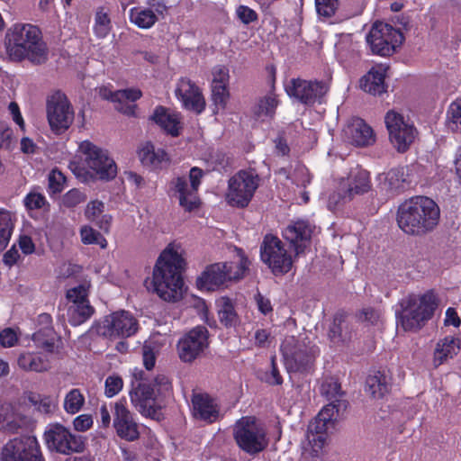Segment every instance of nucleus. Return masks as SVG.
<instances>
[{
    "label": "nucleus",
    "mask_w": 461,
    "mask_h": 461,
    "mask_svg": "<svg viewBox=\"0 0 461 461\" xmlns=\"http://www.w3.org/2000/svg\"><path fill=\"white\" fill-rule=\"evenodd\" d=\"M5 44L10 59H28L40 65L48 59V49L38 27L29 23H15L5 33Z\"/></svg>",
    "instance_id": "obj_2"
},
{
    "label": "nucleus",
    "mask_w": 461,
    "mask_h": 461,
    "mask_svg": "<svg viewBox=\"0 0 461 461\" xmlns=\"http://www.w3.org/2000/svg\"><path fill=\"white\" fill-rule=\"evenodd\" d=\"M123 387V381L118 375H109L105 379L104 394L112 398L118 394Z\"/></svg>",
    "instance_id": "obj_55"
},
{
    "label": "nucleus",
    "mask_w": 461,
    "mask_h": 461,
    "mask_svg": "<svg viewBox=\"0 0 461 461\" xmlns=\"http://www.w3.org/2000/svg\"><path fill=\"white\" fill-rule=\"evenodd\" d=\"M229 82V70L223 66H217L212 70V86H228Z\"/></svg>",
    "instance_id": "obj_61"
},
{
    "label": "nucleus",
    "mask_w": 461,
    "mask_h": 461,
    "mask_svg": "<svg viewBox=\"0 0 461 461\" xmlns=\"http://www.w3.org/2000/svg\"><path fill=\"white\" fill-rule=\"evenodd\" d=\"M366 384V391L374 398H382L389 392L388 379L380 372L368 376Z\"/></svg>",
    "instance_id": "obj_38"
},
{
    "label": "nucleus",
    "mask_w": 461,
    "mask_h": 461,
    "mask_svg": "<svg viewBox=\"0 0 461 461\" xmlns=\"http://www.w3.org/2000/svg\"><path fill=\"white\" fill-rule=\"evenodd\" d=\"M314 226L306 221H297L288 225L283 231V236L294 247L296 255L302 253L310 242Z\"/></svg>",
    "instance_id": "obj_25"
},
{
    "label": "nucleus",
    "mask_w": 461,
    "mask_h": 461,
    "mask_svg": "<svg viewBox=\"0 0 461 461\" xmlns=\"http://www.w3.org/2000/svg\"><path fill=\"white\" fill-rule=\"evenodd\" d=\"M277 105H278V100L276 99V97L274 95H269L267 96H265L258 102V104L255 109V114L258 118H262V117L271 118L274 115Z\"/></svg>",
    "instance_id": "obj_47"
},
{
    "label": "nucleus",
    "mask_w": 461,
    "mask_h": 461,
    "mask_svg": "<svg viewBox=\"0 0 461 461\" xmlns=\"http://www.w3.org/2000/svg\"><path fill=\"white\" fill-rule=\"evenodd\" d=\"M157 348L152 341L146 342L142 347V358L146 369L151 370L156 363Z\"/></svg>",
    "instance_id": "obj_56"
},
{
    "label": "nucleus",
    "mask_w": 461,
    "mask_h": 461,
    "mask_svg": "<svg viewBox=\"0 0 461 461\" xmlns=\"http://www.w3.org/2000/svg\"><path fill=\"white\" fill-rule=\"evenodd\" d=\"M113 415V425L116 434L127 441H134L139 438V425L134 420L133 415L127 407L124 398L111 404Z\"/></svg>",
    "instance_id": "obj_18"
},
{
    "label": "nucleus",
    "mask_w": 461,
    "mask_h": 461,
    "mask_svg": "<svg viewBox=\"0 0 461 461\" xmlns=\"http://www.w3.org/2000/svg\"><path fill=\"white\" fill-rule=\"evenodd\" d=\"M438 205L427 196H415L403 202L398 208L397 224L406 234L422 236L438 224Z\"/></svg>",
    "instance_id": "obj_3"
},
{
    "label": "nucleus",
    "mask_w": 461,
    "mask_h": 461,
    "mask_svg": "<svg viewBox=\"0 0 461 461\" xmlns=\"http://www.w3.org/2000/svg\"><path fill=\"white\" fill-rule=\"evenodd\" d=\"M44 440L50 451L62 455L79 453L84 449L82 437L73 434L69 429L59 423L50 424L46 428Z\"/></svg>",
    "instance_id": "obj_13"
},
{
    "label": "nucleus",
    "mask_w": 461,
    "mask_h": 461,
    "mask_svg": "<svg viewBox=\"0 0 461 461\" xmlns=\"http://www.w3.org/2000/svg\"><path fill=\"white\" fill-rule=\"evenodd\" d=\"M79 151L83 155L82 164L71 161L69 168L81 181L87 182L94 177L110 180L116 176V164L106 150L86 140L79 145Z\"/></svg>",
    "instance_id": "obj_5"
},
{
    "label": "nucleus",
    "mask_w": 461,
    "mask_h": 461,
    "mask_svg": "<svg viewBox=\"0 0 461 461\" xmlns=\"http://www.w3.org/2000/svg\"><path fill=\"white\" fill-rule=\"evenodd\" d=\"M281 352L289 372H304L311 368L316 349L303 334L287 336L281 344Z\"/></svg>",
    "instance_id": "obj_7"
},
{
    "label": "nucleus",
    "mask_w": 461,
    "mask_h": 461,
    "mask_svg": "<svg viewBox=\"0 0 461 461\" xmlns=\"http://www.w3.org/2000/svg\"><path fill=\"white\" fill-rule=\"evenodd\" d=\"M204 176L203 171L194 167L189 171V182L185 176H176L169 183V194L179 201V204L185 211L191 212L198 208L200 199L198 189Z\"/></svg>",
    "instance_id": "obj_9"
},
{
    "label": "nucleus",
    "mask_w": 461,
    "mask_h": 461,
    "mask_svg": "<svg viewBox=\"0 0 461 461\" xmlns=\"http://www.w3.org/2000/svg\"><path fill=\"white\" fill-rule=\"evenodd\" d=\"M192 410L195 419L214 422L219 417L216 402L206 393H194L192 397Z\"/></svg>",
    "instance_id": "obj_28"
},
{
    "label": "nucleus",
    "mask_w": 461,
    "mask_h": 461,
    "mask_svg": "<svg viewBox=\"0 0 461 461\" xmlns=\"http://www.w3.org/2000/svg\"><path fill=\"white\" fill-rule=\"evenodd\" d=\"M321 393L328 401H337L339 402L340 397V385L333 378H326L321 385Z\"/></svg>",
    "instance_id": "obj_50"
},
{
    "label": "nucleus",
    "mask_w": 461,
    "mask_h": 461,
    "mask_svg": "<svg viewBox=\"0 0 461 461\" xmlns=\"http://www.w3.org/2000/svg\"><path fill=\"white\" fill-rule=\"evenodd\" d=\"M249 262L243 252L238 250L235 261L217 262L207 266L196 279V286L201 291H216L233 281L244 277Z\"/></svg>",
    "instance_id": "obj_6"
},
{
    "label": "nucleus",
    "mask_w": 461,
    "mask_h": 461,
    "mask_svg": "<svg viewBox=\"0 0 461 461\" xmlns=\"http://www.w3.org/2000/svg\"><path fill=\"white\" fill-rule=\"evenodd\" d=\"M176 95L187 110L200 113L205 106L204 99L196 86L191 80L182 78L178 81L176 88Z\"/></svg>",
    "instance_id": "obj_24"
},
{
    "label": "nucleus",
    "mask_w": 461,
    "mask_h": 461,
    "mask_svg": "<svg viewBox=\"0 0 461 461\" xmlns=\"http://www.w3.org/2000/svg\"><path fill=\"white\" fill-rule=\"evenodd\" d=\"M138 330V321L126 311H120L107 315L96 325V332L105 338H128Z\"/></svg>",
    "instance_id": "obj_15"
},
{
    "label": "nucleus",
    "mask_w": 461,
    "mask_h": 461,
    "mask_svg": "<svg viewBox=\"0 0 461 461\" xmlns=\"http://www.w3.org/2000/svg\"><path fill=\"white\" fill-rule=\"evenodd\" d=\"M330 422L317 416L308 426L305 439L303 441V452L312 456H319L328 440L329 431L333 429Z\"/></svg>",
    "instance_id": "obj_21"
},
{
    "label": "nucleus",
    "mask_w": 461,
    "mask_h": 461,
    "mask_svg": "<svg viewBox=\"0 0 461 461\" xmlns=\"http://www.w3.org/2000/svg\"><path fill=\"white\" fill-rule=\"evenodd\" d=\"M139 158L143 165L158 166L168 159L167 154L162 149H155L152 143L142 144L138 151Z\"/></svg>",
    "instance_id": "obj_36"
},
{
    "label": "nucleus",
    "mask_w": 461,
    "mask_h": 461,
    "mask_svg": "<svg viewBox=\"0 0 461 461\" xmlns=\"http://www.w3.org/2000/svg\"><path fill=\"white\" fill-rule=\"evenodd\" d=\"M23 203L26 209L29 211L43 209L49 204L45 196L36 191H32L27 194L23 199Z\"/></svg>",
    "instance_id": "obj_53"
},
{
    "label": "nucleus",
    "mask_w": 461,
    "mask_h": 461,
    "mask_svg": "<svg viewBox=\"0 0 461 461\" xmlns=\"http://www.w3.org/2000/svg\"><path fill=\"white\" fill-rule=\"evenodd\" d=\"M47 118L52 131H66L74 122V110L69 101L60 93L51 95L47 102Z\"/></svg>",
    "instance_id": "obj_17"
},
{
    "label": "nucleus",
    "mask_w": 461,
    "mask_h": 461,
    "mask_svg": "<svg viewBox=\"0 0 461 461\" xmlns=\"http://www.w3.org/2000/svg\"><path fill=\"white\" fill-rule=\"evenodd\" d=\"M460 350L459 339L447 336L439 339L435 346L433 352V365L435 367L446 363L449 358H453Z\"/></svg>",
    "instance_id": "obj_32"
},
{
    "label": "nucleus",
    "mask_w": 461,
    "mask_h": 461,
    "mask_svg": "<svg viewBox=\"0 0 461 461\" xmlns=\"http://www.w3.org/2000/svg\"><path fill=\"white\" fill-rule=\"evenodd\" d=\"M208 344L207 329L197 326L178 341V356L184 362H192L203 352Z\"/></svg>",
    "instance_id": "obj_19"
},
{
    "label": "nucleus",
    "mask_w": 461,
    "mask_h": 461,
    "mask_svg": "<svg viewBox=\"0 0 461 461\" xmlns=\"http://www.w3.org/2000/svg\"><path fill=\"white\" fill-rule=\"evenodd\" d=\"M114 96L118 100L116 110L126 115H133L136 105L132 103L140 98L141 92L137 88L118 90Z\"/></svg>",
    "instance_id": "obj_35"
},
{
    "label": "nucleus",
    "mask_w": 461,
    "mask_h": 461,
    "mask_svg": "<svg viewBox=\"0 0 461 461\" xmlns=\"http://www.w3.org/2000/svg\"><path fill=\"white\" fill-rule=\"evenodd\" d=\"M212 99L218 108L224 109L229 99L227 86H212Z\"/></svg>",
    "instance_id": "obj_57"
},
{
    "label": "nucleus",
    "mask_w": 461,
    "mask_h": 461,
    "mask_svg": "<svg viewBox=\"0 0 461 461\" xmlns=\"http://www.w3.org/2000/svg\"><path fill=\"white\" fill-rule=\"evenodd\" d=\"M80 238L84 244H96L99 245L102 249H105L107 246V241L103 237V235L87 225L81 227Z\"/></svg>",
    "instance_id": "obj_49"
},
{
    "label": "nucleus",
    "mask_w": 461,
    "mask_h": 461,
    "mask_svg": "<svg viewBox=\"0 0 461 461\" xmlns=\"http://www.w3.org/2000/svg\"><path fill=\"white\" fill-rule=\"evenodd\" d=\"M234 439L240 449L249 454H257L267 446L264 427L253 417H243L233 428Z\"/></svg>",
    "instance_id": "obj_8"
},
{
    "label": "nucleus",
    "mask_w": 461,
    "mask_h": 461,
    "mask_svg": "<svg viewBox=\"0 0 461 461\" xmlns=\"http://www.w3.org/2000/svg\"><path fill=\"white\" fill-rule=\"evenodd\" d=\"M17 340V334L11 328L5 329L0 332V344L5 348L14 347Z\"/></svg>",
    "instance_id": "obj_64"
},
{
    "label": "nucleus",
    "mask_w": 461,
    "mask_h": 461,
    "mask_svg": "<svg viewBox=\"0 0 461 461\" xmlns=\"http://www.w3.org/2000/svg\"><path fill=\"white\" fill-rule=\"evenodd\" d=\"M328 85L323 82L301 78L291 79L285 85L287 95L305 104H314L328 92Z\"/></svg>",
    "instance_id": "obj_20"
},
{
    "label": "nucleus",
    "mask_w": 461,
    "mask_h": 461,
    "mask_svg": "<svg viewBox=\"0 0 461 461\" xmlns=\"http://www.w3.org/2000/svg\"><path fill=\"white\" fill-rule=\"evenodd\" d=\"M366 41L372 51L380 56H390L402 43L403 35L392 25L376 22L373 24Z\"/></svg>",
    "instance_id": "obj_12"
},
{
    "label": "nucleus",
    "mask_w": 461,
    "mask_h": 461,
    "mask_svg": "<svg viewBox=\"0 0 461 461\" xmlns=\"http://www.w3.org/2000/svg\"><path fill=\"white\" fill-rule=\"evenodd\" d=\"M278 175L291 179L292 183L298 187H305L312 180L309 170L305 166L301 164H296L291 174H288L285 168H281L278 171Z\"/></svg>",
    "instance_id": "obj_43"
},
{
    "label": "nucleus",
    "mask_w": 461,
    "mask_h": 461,
    "mask_svg": "<svg viewBox=\"0 0 461 461\" xmlns=\"http://www.w3.org/2000/svg\"><path fill=\"white\" fill-rule=\"evenodd\" d=\"M395 312L396 323L404 331H418L430 320L439 305V297L433 291L413 294L400 302Z\"/></svg>",
    "instance_id": "obj_4"
},
{
    "label": "nucleus",
    "mask_w": 461,
    "mask_h": 461,
    "mask_svg": "<svg viewBox=\"0 0 461 461\" xmlns=\"http://www.w3.org/2000/svg\"><path fill=\"white\" fill-rule=\"evenodd\" d=\"M93 426V418L90 414H81L73 420V428L79 432H85Z\"/></svg>",
    "instance_id": "obj_62"
},
{
    "label": "nucleus",
    "mask_w": 461,
    "mask_h": 461,
    "mask_svg": "<svg viewBox=\"0 0 461 461\" xmlns=\"http://www.w3.org/2000/svg\"><path fill=\"white\" fill-rule=\"evenodd\" d=\"M329 336L334 342H346L351 338L348 324L340 318L337 317L334 319L333 324L330 327Z\"/></svg>",
    "instance_id": "obj_48"
},
{
    "label": "nucleus",
    "mask_w": 461,
    "mask_h": 461,
    "mask_svg": "<svg viewBox=\"0 0 461 461\" xmlns=\"http://www.w3.org/2000/svg\"><path fill=\"white\" fill-rule=\"evenodd\" d=\"M2 461H45L38 439L23 436L9 440L3 447Z\"/></svg>",
    "instance_id": "obj_16"
},
{
    "label": "nucleus",
    "mask_w": 461,
    "mask_h": 461,
    "mask_svg": "<svg viewBox=\"0 0 461 461\" xmlns=\"http://www.w3.org/2000/svg\"><path fill=\"white\" fill-rule=\"evenodd\" d=\"M89 288L90 283L84 281L82 284L68 289L67 298L69 304L90 303L88 300Z\"/></svg>",
    "instance_id": "obj_46"
},
{
    "label": "nucleus",
    "mask_w": 461,
    "mask_h": 461,
    "mask_svg": "<svg viewBox=\"0 0 461 461\" xmlns=\"http://www.w3.org/2000/svg\"><path fill=\"white\" fill-rule=\"evenodd\" d=\"M16 217L11 212L0 208V246L5 248L13 234Z\"/></svg>",
    "instance_id": "obj_42"
},
{
    "label": "nucleus",
    "mask_w": 461,
    "mask_h": 461,
    "mask_svg": "<svg viewBox=\"0 0 461 461\" xmlns=\"http://www.w3.org/2000/svg\"><path fill=\"white\" fill-rule=\"evenodd\" d=\"M157 395L155 388L150 384H140L130 392L132 405L143 416L156 420L161 419L159 408L155 403Z\"/></svg>",
    "instance_id": "obj_22"
},
{
    "label": "nucleus",
    "mask_w": 461,
    "mask_h": 461,
    "mask_svg": "<svg viewBox=\"0 0 461 461\" xmlns=\"http://www.w3.org/2000/svg\"><path fill=\"white\" fill-rule=\"evenodd\" d=\"M48 191L50 194H59L65 187L66 177L61 171L52 169L48 176Z\"/></svg>",
    "instance_id": "obj_51"
},
{
    "label": "nucleus",
    "mask_w": 461,
    "mask_h": 461,
    "mask_svg": "<svg viewBox=\"0 0 461 461\" xmlns=\"http://www.w3.org/2000/svg\"><path fill=\"white\" fill-rule=\"evenodd\" d=\"M387 67L377 65L373 67L369 72L360 80L361 88L374 95H381L385 91L384 78L386 77Z\"/></svg>",
    "instance_id": "obj_31"
},
{
    "label": "nucleus",
    "mask_w": 461,
    "mask_h": 461,
    "mask_svg": "<svg viewBox=\"0 0 461 461\" xmlns=\"http://www.w3.org/2000/svg\"><path fill=\"white\" fill-rule=\"evenodd\" d=\"M21 426V418L9 402H0V429L14 431Z\"/></svg>",
    "instance_id": "obj_37"
},
{
    "label": "nucleus",
    "mask_w": 461,
    "mask_h": 461,
    "mask_svg": "<svg viewBox=\"0 0 461 461\" xmlns=\"http://www.w3.org/2000/svg\"><path fill=\"white\" fill-rule=\"evenodd\" d=\"M343 194H339L341 199H351L356 194L366 193L371 188L369 172L363 168H355L351 170L348 177L347 183H343Z\"/></svg>",
    "instance_id": "obj_26"
},
{
    "label": "nucleus",
    "mask_w": 461,
    "mask_h": 461,
    "mask_svg": "<svg viewBox=\"0 0 461 461\" xmlns=\"http://www.w3.org/2000/svg\"><path fill=\"white\" fill-rule=\"evenodd\" d=\"M384 122L392 145L398 152H405L417 137V130L413 123L395 111L387 112Z\"/></svg>",
    "instance_id": "obj_14"
},
{
    "label": "nucleus",
    "mask_w": 461,
    "mask_h": 461,
    "mask_svg": "<svg viewBox=\"0 0 461 461\" xmlns=\"http://www.w3.org/2000/svg\"><path fill=\"white\" fill-rule=\"evenodd\" d=\"M32 340L38 348L52 353L57 348V342H59V339L54 330L47 327L35 332L32 335Z\"/></svg>",
    "instance_id": "obj_40"
},
{
    "label": "nucleus",
    "mask_w": 461,
    "mask_h": 461,
    "mask_svg": "<svg viewBox=\"0 0 461 461\" xmlns=\"http://www.w3.org/2000/svg\"><path fill=\"white\" fill-rule=\"evenodd\" d=\"M378 187L388 194H398L409 185L408 175L404 167L392 168L386 173L378 175Z\"/></svg>",
    "instance_id": "obj_27"
},
{
    "label": "nucleus",
    "mask_w": 461,
    "mask_h": 461,
    "mask_svg": "<svg viewBox=\"0 0 461 461\" xmlns=\"http://www.w3.org/2000/svg\"><path fill=\"white\" fill-rule=\"evenodd\" d=\"M17 364L24 371L37 373L46 372L51 367L50 358L40 353H22L17 358Z\"/></svg>",
    "instance_id": "obj_33"
},
{
    "label": "nucleus",
    "mask_w": 461,
    "mask_h": 461,
    "mask_svg": "<svg viewBox=\"0 0 461 461\" xmlns=\"http://www.w3.org/2000/svg\"><path fill=\"white\" fill-rule=\"evenodd\" d=\"M348 141L356 146H368L375 141L372 128L362 119L356 118L345 129Z\"/></svg>",
    "instance_id": "obj_30"
},
{
    "label": "nucleus",
    "mask_w": 461,
    "mask_h": 461,
    "mask_svg": "<svg viewBox=\"0 0 461 461\" xmlns=\"http://www.w3.org/2000/svg\"><path fill=\"white\" fill-rule=\"evenodd\" d=\"M448 116L456 130H461V98L453 102L448 108Z\"/></svg>",
    "instance_id": "obj_60"
},
{
    "label": "nucleus",
    "mask_w": 461,
    "mask_h": 461,
    "mask_svg": "<svg viewBox=\"0 0 461 461\" xmlns=\"http://www.w3.org/2000/svg\"><path fill=\"white\" fill-rule=\"evenodd\" d=\"M344 405L341 401H330V403L325 405L317 416L322 418L324 420L330 422L334 426L335 420L338 418L340 407Z\"/></svg>",
    "instance_id": "obj_52"
},
{
    "label": "nucleus",
    "mask_w": 461,
    "mask_h": 461,
    "mask_svg": "<svg viewBox=\"0 0 461 461\" xmlns=\"http://www.w3.org/2000/svg\"><path fill=\"white\" fill-rule=\"evenodd\" d=\"M219 318L225 326H233L237 322V314L230 299L222 297L219 302Z\"/></svg>",
    "instance_id": "obj_45"
},
{
    "label": "nucleus",
    "mask_w": 461,
    "mask_h": 461,
    "mask_svg": "<svg viewBox=\"0 0 461 461\" xmlns=\"http://www.w3.org/2000/svg\"><path fill=\"white\" fill-rule=\"evenodd\" d=\"M258 185L259 178L255 172L239 171L229 179L226 202L234 207H246L254 196Z\"/></svg>",
    "instance_id": "obj_10"
},
{
    "label": "nucleus",
    "mask_w": 461,
    "mask_h": 461,
    "mask_svg": "<svg viewBox=\"0 0 461 461\" xmlns=\"http://www.w3.org/2000/svg\"><path fill=\"white\" fill-rule=\"evenodd\" d=\"M86 403L84 393L78 388L70 389L64 396L63 409L70 415L81 411Z\"/></svg>",
    "instance_id": "obj_39"
},
{
    "label": "nucleus",
    "mask_w": 461,
    "mask_h": 461,
    "mask_svg": "<svg viewBox=\"0 0 461 461\" xmlns=\"http://www.w3.org/2000/svg\"><path fill=\"white\" fill-rule=\"evenodd\" d=\"M167 7L162 2L149 4V7H133L129 11V19L131 23L140 29L148 30L165 16Z\"/></svg>",
    "instance_id": "obj_23"
},
{
    "label": "nucleus",
    "mask_w": 461,
    "mask_h": 461,
    "mask_svg": "<svg viewBox=\"0 0 461 461\" xmlns=\"http://www.w3.org/2000/svg\"><path fill=\"white\" fill-rule=\"evenodd\" d=\"M112 29L111 19L108 11L104 7H99L95 16L94 32L98 38H105Z\"/></svg>",
    "instance_id": "obj_44"
},
{
    "label": "nucleus",
    "mask_w": 461,
    "mask_h": 461,
    "mask_svg": "<svg viewBox=\"0 0 461 461\" xmlns=\"http://www.w3.org/2000/svg\"><path fill=\"white\" fill-rule=\"evenodd\" d=\"M184 259L174 245H168L158 257L153 269V291L164 301L176 302L182 298L184 281L181 276Z\"/></svg>",
    "instance_id": "obj_1"
},
{
    "label": "nucleus",
    "mask_w": 461,
    "mask_h": 461,
    "mask_svg": "<svg viewBox=\"0 0 461 461\" xmlns=\"http://www.w3.org/2000/svg\"><path fill=\"white\" fill-rule=\"evenodd\" d=\"M104 203L98 200L91 201L85 210V216L87 220L95 222L102 230L108 231L112 223V216L103 214Z\"/></svg>",
    "instance_id": "obj_34"
},
{
    "label": "nucleus",
    "mask_w": 461,
    "mask_h": 461,
    "mask_svg": "<svg viewBox=\"0 0 461 461\" xmlns=\"http://www.w3.org/2000/svg\"><path fill=\"white\" fill-rule=\"evenodd\" d=\"M260 258L276 276L288 273L293 267V257L287 246L271 234L266 235L263 240Z\"/></svg>",
    "instance_id": "obj_11"
},
{
    "label": "nucleus",
    "mask_w": 461,
    "mask_h": 461,
    "mask_svg": "<svg viewBox=\"0 0 461 461\" xmlns=\"http://www.w3.org/2000/svg\"><path fill=\"white\" fill-rule=\"evenodd\" d=\"M359 319L367 324L378 325L383 320V312L379 308L366 307L361 311Z\"/></svg>",
    "instance_id": "obj_54"
},
{
    "label": "nucleus",
    "mask_w": 461,
    "mask_h": 461,
    "mask_svg": "<svg viewBox=\"0 0 461 461\" xmlns=\"http://www.w3.org/2000/svg\"><path fill=\"white\" fill-rule=\"evenodd\" d=\"M316 10L320 15L330 17L338 7V0H315Z\"/></svg>",
    "instance_id": "obj_59"
},
{
    "label": "nucleus",
    "mask_w": 461,
    "mask_h": 461,
    "mask_svg": "<svg viewBox=\"0 0 461 461\" xmlns=\"http://www.w3.org/2000/svg\"><path fill=\"white\" fill-rule=\"evenodd\" d=\"M86 195L77 189H71L66 193L62 198V203L64 206L71 208L76 207L79 203L85 202Z\"/></svg>",
    "instance_id": "obj_58"
},
{
    "label": "nucleus",
    "mask_w": 461,
    "mask_h": 461,
    "mask_svg": "<svg viewBox=\"0 0 461 461\" xmlns=\"http://www.w3.org/2000/svg\"><path fill=\"white\" fill-rule=\"evenodd\" d=\"M150 120L167 134L176 137L182 129L181 118L178 113H173L165 107H156Z\"/></svg>",
    "instance_id": "obj_29"
},
{
    "label": "nucleus",
    "mask_w": 461,
    "mask_h": 461,
    "mask_svg": "<svg viewBox=\"0 0 461 461\" xmlns=\"http://www.w3.org/2000/svg\"><path fill=\"white\" fill-rule=\"evenodd\" d=\"M94 313L90 303L69 304L68 307V320L73 326H78L86 321Z\"/></svg>",
    "instance_id": "obj_41"
},
{
    "label": "nucleus",
    "mask_w": 461,
    "mask_h": 461,
    "mask_svg": "<svg viewBox=\"0 0 461 461\" xmlns=\"http://www.w3.org/2000/svg\"><path fill=\"white\" fill-rule=\"evenodd\" d=\"M153 388H155L156 393L158 395L166 394L171 390V384L169 379L165 375H158L155 377L153 384H151Z\"/></svg>",
    "instance_id": "obj_63"
}]
</instances>
